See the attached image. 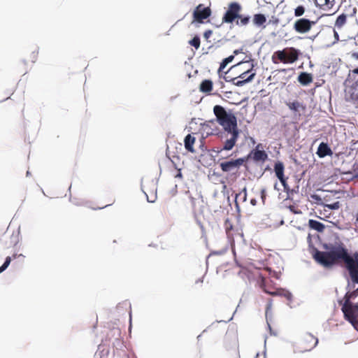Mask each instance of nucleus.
Masks as SVG:
<instances>
[{"instance_id":"obj_39","label":"nucleus","mask_w":358,"mask_h":358,"mask_svg":"<svg viewBox=\"0 0 358 358\" xmlns=\"http://www.w3.org/2000/svg\"><path fill=\"white\" fill-rule=\"evenodd\" d=\"M355 224L356 227H358V212L355 215Z\"/></svg>"},{"instance_id":"obj_1","label":"nucleus","mask_w":358,"mask_h":358,"mask_svg":"<svg viewBox=\"0 0 358 358\" xmlns=\"http://www.w3.org/2000/svg\"><path fill=\"white\" fill-rule=\"evenodd\" d=\"M315 260L325 268L344 262L348 271L351 282L348 283V291L345 294L343 302H351L358 296V253L351 256L343 243L331 245L327 251L316 250L313 255Z\"/></svg>"},{"instance_id":"obj_48","label":"nucleus","mask_w":358,"mask_h":358,"mask_svg":"<svg viewBox=\"0 0 358 358\" xmlns=\"http://www.w3.org/2000/svg\"><path fill=\"white\" fill-rule=\"evenodd\" d=\"M231 92H232V91H226L225 94H231Z\"/></svg>"},{"instance_id":"obj_20","label":"nucleus","mask_w":358,"mask_h":358,"mask_svg":"<svg viewBox=\"0 0 358 358\" xmlns=\"http://www.w3.org/2000/svg\"><path fill=\"white\" fill-rule=\"evenodd\" d=\"M250 21V17L249 15H243L239 14V17H237L236 24V25L241 27L246 26L249 24Z\"/></svg>"},{"instance_id":"obj_23","label":"nucleus","mask_w":358,"mask_h":358,"mask_svg":"<svg viewBox=\"0 0 358 358\" xmlns=\"http://www.w3.org/2000/svg\"><path fill=\"white\" fill-rule=\"evenodd\" d=\"M334 0H315L317 6L322 7L327 6L328 8L333 6Z\"/></svg>"},{"instance_id":"obj_9","label":"nucleus","mask_w":358,"mask_h":358,"mask_svg":"<svg viewBox=\"0 0 358 358\" xmlns=\"http://www.w3.org/2000/svg\"><path fill=\"white\" fill-rule=\"evenodd\" d=\"M245 162V158H238L236 159L220 162V167L223 172L230 173L237 171Z\"/></svg>"},{"instance_id":"obj_40","label":"nucleus","mask_w":358,"mask_h":358,"mask_svg":"<svg viewBox=\"0 0 358 358\" xmlns=\"http://www.w3.org/2000/svg\"><path fill=\"white\" fill-rule=\"evenodd\" d=\"M350 99L352 100V101L353 100H358V95L355 97L353 93L351 94H350Z\"/></svg>"},{"instance_id":"obj_34","label":"nucleus","mask_w":358,"mask_h":358,"mask_svg":"<svg viewBox=\"0 0 358 358\" xmlns=\"http://www.w3.org/2000/svg\"><path fill=\"white\" fill-rule=\"evenodd\" d=\"M266 196V189H262L261 190V198H262V200L263 203H264V201H265Z\"/></svg>"},{"instance_id":"obj_33","label":"nucleus","mask_w":358,"mask_h":358,"mask_svg":"<svg viewBox=\"0 0 358 358\" xmlns=\"http://www.w3.org/2000/svg\"><path fill=\"white\" fill-rule=\"evenodd\" d=\"M311 198L313 199V201H315V203H318V204H319V203H322V199H321V197H320L319 195H317V194H312V195H311Z\"/></svg>"},{"instance_id":"obj_46","label":"nucleus","mask_w":358,"mask_h":358,"mask_svg":"<svg viewBox=\"0 0 358 358\" xmlns=\"http://www.w3.org/2000/svg\"><path fill=\"white\" fill-rule=\"evenodd\" d=\"M334 36L336 38H338V34L336 31H334Z\"/></svg>"},{"instance_id":"obj_21","label":"nucleus","mask_w":358,"mask_h":358,"mask_svg":"<svg viewBox=\"0 0 358 358\" xmlns=\"http://www.w3.org/2000/svg\"><path fill=\"white\" fill-rule=\"evenodd\" d=\"M266 21V18L263 14H255L253 17V22L257 26H262Z\"/></svg>"},{"instance_id":"obj_16","label":"nucleus","mask_w":358,"mask_h":358,"mask_svg":"<svg viewBox=\"0 0 358 358\" xmlns=\"http://www.w3.org/2000/svg\"><path fill=\"white\" fill-rule=\"evenodd\" d=\"M287 106L290 110L295 112L304 111L306 109V107L298 101L288 102Z\"/></svg>"},{"instance_id":"obj_42","label":"nucleus","mask_w":358,"mask_h":358,"mask_svg":"<svg viewBox=\"0 0 358 358\" xmlns=\"http://www.w3.org/2000/svg\"><path fill=\"white\" fill-rule=\"evenodd\" d=\"M352 73H354V74H358V67L355 69H353L352 71Z\"/></svg>"},{"instance_id":"obj_26","label":"nucleus","mask_w":358,"mask_h":358,"mask_svg":"<svg viewBox=\"0 0 358 358\" xmlns=\"http://www.w3.org/2000/svg\"><path fill=\"white\" fill-rule=\"evenodd\" d=\"M200 38L197 36H194L192 40L189 41V43L196 49H198L200 47Z\"/></svg>"},{"instance_id":"obj_27","label":"nucleus","mask_w":358,"mask_h":358,"mask_svg":"<svg viewBox=\"0 0 358 358\" xmlns=\"http://www.w3.org/2000/svg\"><path fill=\"white\" fill-rule=\"evenodd\" d=\"M305 12V8L303 6H299L294 10V15L296 17H299L303 15Z\"/></svg>"},{"instance_id":"obj_14","label":"nucleus","mask_w":358,"mask_h":358,"mask_svg":"<svg viewBox=\"0 0 358 358\" xmlns=\"http://www.w3.org/2000/svg\"><path fill=\"white\" fill-rule=\"evenodd\" d=\"M308 227L317 232H322L325 229L324 224L315 220H309Z\"/></svg>"},{"instance_id":"obj_38","label":"nucleus","mask_w":358,"mask_h":358,"mask_svg":"<svg viewBox=\"0 0 358 358\" xmlns=\"http://www.w3.org/2000/svg\"><path fill=\"white\" fill-rule=\"evenodd\" d=\"M324 83V80L322 79L320 81L315 83V87H320Z\"/></svg>"},{"instance_id":"obj_22","label":"nucleus","mask_w":358,"mask_h":358,"mask_svg":"<svg viewBox=\"0 0 358 358\" xmlns=\"http://www.w3.org/2000/svg\"><path fill=\"white\" fill-rule=\"evenodd\" d=\"M347 21V15L344 13L340 15L335 22V26L338 27V29L341 28Z\"/></svg>"},{"instance_id":"obj_15","label":"nucleus","mask_w":358,"mask_h":358,"mask_svg":"<svg viewBox=\"0 0 358 358\" xmlns=\"http://www.w3.org/2000/svg\"><path fill=\"white\" fill-rule=\"evenodd\" d=\"M298 80L301 84L306 85L313 81V77L310 73L303 72L299 74Z\"/></svg>"},{"instance_id":"obj_6","label":"nucleus","mask_w":358,"mask_h":358,"mask_svg":"<svg viewBox=\"0 0 358 358\" xmlns=\"http://www.w3.org/2000/svg\"><path fill=\"white\" fill-rule=\"evenodd\" d=\"M211 13V9L209 6H205L203 3L199 4L193 11V20L192 23H203L210 16Z\"/></svg>"},{"instance_id":"obj_30","label":"nucleus","mask_w":358,"mask_h":358,"mask_svg":"<svg viewBox=\"0 0 358 358\" xmlns=\"http://www.w3.org/2000/svg\"><path fill=\"white\" fill-rule=\"evenodd\" d=\"M145 194H146V196H147V200L148 202H154L157 198V193L155 192L154 194H151L150 195V197H149V196L147 194V192H145Z\"/></svg>"},{"instance_id":"obj_5","label":"nucleus","mask_w":358,"mask_h":358,"mask_svg":"<svg viewBox=\"0 0 358 358\" xmlns=\"http://www.w3.org/2000/svg\"><path fill=\"white\" fill-rule=\"evenodd\" d=\"M242 65H248V69L244 71L238 78H235L232 80L234 84L238 86L242 85L243 83L250 81L255 76V73H252V71L254 68V64L252 61L241 62L234 67L242 66Z\"/></svg>"},{"instance_id":"obj_4","label":"nucleus","mask_w":358,"mask_h":358,"mask_svg":"<svg viewBox=\"0 0 358 358\" xmlns=\"http://www.w3.org/2000/svg\"><path fill=\"white\" fill-rule=\"evenodd\" d=\"M339 303L342 305L341 310L345 320L358 330V303L354 304L352 302L347 303L340 301Z\"/></svg>"},{"instance_id":"obj_41","label":"nucleus","mask_w":358,"mask_h":358,"mask_svg":"<svg viewBox=\"0 0 358 358\" xmlns=\"http://www.w3.org/2000/svg\"><path fill=\"white\" fill-rule=\"evenodd\" d=\"M352 56L353 58H355V59L358 60V52H353L352 54Z\"/></svg>"},{"instance_id":"obj_43","label":"nucleus","mask_w":358,"mask_h":358,"mask_svg":"<svg viewBox=\"0 0 358 358\" xmlns=\"http://www.w3.org/2000/svg\"><path fill=\"white\" fill-rule=\"evenodd\" d=\"M240 52H241V50H235L234 51V54L235 55H238Z\"/></svg>"},{"instance_id":"obj_36","label":"nucleus","mask_w":358,"mask_h":358,"mask_svg":"<svg viewBox=\"0 0 358 358\" xmlns=\"http://www.w3.org/2000/svg\"><path fill=\"white\" fill-rule=\"evenodd\" d=\"M211 34H212V31L211 30H207V31H206L204 32L203 36H204V37L206 38H208L211 36Z\"/></svg>"},{"instance_id":"obj_3","label":"nucleus","mask_w":358,"mask_h":358,"mask_svg":"<svg viewBox=\"0 0 358 358\" xmlns=\"http://www.w3.org/2000/svg\"><path fill=\"white\" fill-rule=\"evenodd\" d=\"M300 51L295 48H285L282 50L273 52L271 57L272 62L275 64H293L299 59Z\"/></svg>"},{"instance_id":"obj_44","label":"nucleus","mask_w":358,"mask_h":358,"mask_svg":"<svg viewBox=\"0 0 358 358\" xmlns=\"http://www.w3.org/2000/svg\"><path fill=\"white\" fill-rule=\"evenodd\" d=\"M294 207L293 206H289V208H290V210H291L292 211H293L294 213H297V212H296V211H294Z\"/></svg>"},{"instance_id":"obj_32","label":"nucleus","mask_w":358,"mask_h":358,"mask_svg":"<svg viewBox=\"0 0 358 358\" xmlns=\"http://www.w3.org/2000/svg\"><path fill=\"white\" fill-rule=\"evenodd\" d=\"M280 182L282 183L283 187H284V189L285 191H287L289 189V187H288V185L287 183V178L284 176V177H282V179H279Z\"/></svg>"},{"instance_id":"obj_7","label":"nucleus","mask_w":358,"mask_h":358,"mask_svg":"<svg viewBox=\"0 0 358 358\" xmlns=\"http://www.w3.org/2000/svg\"><path fill=\"white\" fill-rule=\"evenodd\" d=\"M318 343L317 337L310 333H305L302 335L299 348L301 352H308L313 350Z\"/></svg>"},{"instance_id":"obj_17","label":"nucleus","mask_w":358,"mask_h":358,"mask_svg":"<svg viewBox=\"0 0 358 358\" xmlns=\"http://www.w3.org/2000/svg\"><path fill=\"white\" fill-rule=\"evenodd\" d=\"M264 291L271 296L283 295L289 300L292 298V294L289 292H285L283 290L271 291L266 287L264 288Z\"/></svg>"},{"instance_id":"obj_11","label":"nucleus","mask_w":358,"mask_h":358,"mask_svg":"<svg viewBox=\"0 0 358 358\" xmlns=\"http://www.w3.org/2000/svg\"><path fill=\"white\" fill-rule=\"evenodd\" d=\"M317 155L319 157L323 158L326 156H331L333 155L331 149L329 147L327 143H321L317 148Z\"/></svg>"},{"instance_id":"obj_31","label":"nucleus","mask_w":358,"mask_h":358,"mask_svg":"<svg viewBox=\"0 0 358 358\" xmlns=\"http://www.w3.org/2000/svg\"><path fill=\"white\" fill-rule=\"evenodd\" d=\"M280 182L282 183L283 187H284V189L285 191H287L289 189V187H288V185L287 183V178L284 176V177H282V179H279Z\"/></svg>"},{"instance_id":"obj_47","label":"nucleus","mask_w":358,"mask_h":358,"mask_svg":"<svg viewBox=\"0 0 358 358\" xmlns=\"http://www.w3.org/2000/svg\"><path fill=\"white\" fill-rule=\"evenodd\" d=\"M176 177H180V178H181V177H182V174H181V173H180V172H179V173L177 174Z\"/></svg>"},{"instance_id":"obj_13","label":"nucleus","mask_w":358,"mask_h":358,"mask_svg":"<svg viewBox=\"0 0 358 358\" xmlns=\"http://www.w3.org/2000/svg\"><path fill=\"white\" fill-rule=\"evenodd\" d=\"M196 138L192 134H187L184 140L185 148V149L192 153L195 152V150L193 147L195 143Z\"/></svg>"},{"instance_id":"obj_24","label":"nucleus","mask_w":358,"mask_h":358,"mask_svg":"<svg viewBox=\"0 0 358 358\" xmlns=\"http://www.w3.org/2000/svg\"><path fill=\"white\" fill-rule=\"evenodd\" d=\"M234 59V55H231V56L224 59L222 60V62H221V64H220V68H219V71H223V69L227 66V65L229 63L231 62Z\"/></svg>"},{"instance_id":"obj_19","label":"nucleus","mask_w":358,"mask_h":358,"mask_svg":"<svg viewBox=\"0 0 358 358\" xmlns=\"http://www.w3.org/2000/svg\"><path fill=\"white\" fill-rule=\"evenodd\" d=\"M224 229L227 234V236L229 238L233 239L234 238V227L232 223L229 219H227L224 222Z\"/></svg>"},{"instance_id":"obj_45","label":"nucleus","mask_w":358,"mask_h":358,"mask_svg":"<svg viewBox=\"0 0 358 358\" xmlns=\"http://www.w3.org/2000/svg\"><path fill=\"white\" fill-rule=\"evenodd\" d=\"M243 68L242 69V70H245L246 71L248 69V65H243Z\"/></svg>"},{"instance_id":"obj_18","label":"nucleus","mask_w":358,"mask_h":358,"mask_svg":"<svg viewBox=\"0 0 358 358\" xmlns=\"http://www.w3.org/2000/svg\"><path fill=\"white\" fill-rule=\"evenodd\" d=\"M284 165L282 162H278L275 164L274 166V171L275 173V176L278 179H282V177H284Z\"/></svg>"},{"instance_id":"obj_35","label":"nucleus","mask_w":358,"mask_h":358,"mask_svg":"<svg viewBox=\"0 0 358 358\" xmlns=\"http://www.w3.org/2000/svg\"><path fill=\"white\" fill-rule=\"evenodd\" d=\"M232 346L234 348H237L238 346V339L236 336H234L232 339Z\"/></svg>"},{"instance_id":"obj_28","label":"nucleus","mask_w":358,"mask_h":358,"mask_svg":"<svg viewBox=\"0 0 358 358\" xmlns=\"http://www.w3.org/2000/svg\"><path fill=\"white\" fill-rule=\"evenodd\" d=\"M325 207H327L328 208L331 210H337L341 207V204L339 201H336L331 204H326Z\"/></svg>"},{"instance_id":"obj_25","label":"nucleus","mask_w":358,"mask_h":358,"mask_svg":"<svg viewBox=\"0 0 358 358\" xmlns=\"http://www.w3.org/2000/svg\"><path fill=\"white\" fill-rule=\"evenodd\" d=\"M213 86L210 80H204L200 85V90H212Z\"/></svg>"},{"instance_id":"obj_37","label":"nucleus","mask_w":358,"mask_h":358,"mask_svg":"<svg viewBox=\"0 0 358 358\" xmlns=\"http://www.w3.org/2000/svg\"><path fill=\"white\" fill-rule=\"evenodd\" d=\"M271 306H272V301L270 300L266 306V314H267L268 311L271 308Z\"/></svg>"},{"instance_id":"obj_8","label":"nucleus","mask_w":358,"mask_h":358,"mask_svg":"<svg viewBox=\"0 0 358 358\" xmlns=\"http://www.w3.org/2000/svg\"><path fill=\"white\" fill-rule=\"evenodd\" d=\"M242 10L241 6L237 2H232L222 17V22L232 23L238 17Z\"/></svg>"},{"instance_id":"obj_12","label":"nucleus","mask_w":358,"mask_h":358,"mask_svg":"<svg viewBox=\"0 0 358 358\" xmlns=\"http://www.w3.org/2000/svg\"><path fill=\"white\" fill-rule=\"evenodd\" d=\"M260 145H258L256 149L252 151L250 154L252 155V158L255 162H265L268 157L267 154L264 150H258Z\"/></svg>"},{"instance_id":"obj_29","label":"nucleus","mask_w":358,"mask_h":358,"mask_svg":"<svg viewBox=\"0 0 358 358\" xmlns=\"http://www.w3.org/2000/svg\"><path fill=\"white\" fill-rule=\"evenodd\" d=\"M10 261H11V259H10V257H6V261L4 262L3 265L0 267V273L7 268V267L9 266V264L10 263Z\"/></svg>"},{"instance_id":"obj_2","label":"nucleus","mask_w":358,"mask_h":358,"mask_svg":"<svg viewBox=\"0 0 358 358\" xmlns=\"http://www.w3.org/2000/svg\"><path fill=\"white\" fill-rule=\"evenodd\" d=\"M213 112L217 122L224 130L222 138H226L223 141V146L219 152L231 150L235 146L239 136L236 117L233 113H227L222 106L218 105L214 107Z\"/></svg>"},{"instance_id":"obj_10","label":"nucleus","mask_w":358,"mask_h":358,"mask_svg":"<svg viewBox=\"0 0 358 358\" xmlns=\"http://www.w3.org/2000/svg\"><path fill=\"white\" fill-rule=\"evenodd\" d=\"M314 24L315 22L310 21L306 18H301L295 22L294 28L296 32L303 34L309 31L312 24Z\"/></svg>"}]
</instances>
